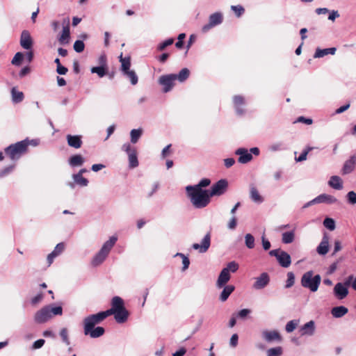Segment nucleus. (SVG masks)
I'll return each mask as SVG.
<instances>
[{"instance_id":"obj_1","label":"nucleus","mask_w":356,"mask_h":356,"mask_svg":"<svg viewBox=\"0 0 356 356\" xmlns=\"http://www.w3.org/2000/svg\"><path fill=\"white\" fill-rule=\"evenodd\" d=\"M106 318L102 312L90 315L83 320L84 334L89 335L91 338H97L102 336L105 330L102 327L95 326Z\"/></svg>"},{"instance_id":"obj_2","label":"nucleus","mask_w":356,"mask_h":356,"mask_svg":"<svg viewBox=\"0 0 356 356\" xmlns=\"http://www.w3.org/2000/svg\"><path fill=\"white\" fill-rule=\"evenodd\" d=\"M111 306L109 309L102 312L105 317L113 315L117 323H125L128 319L129 312L124 306L123 299L119 296H114L111 300Z\"/></svg>"},{"instance_id":"obj_3","label":"nucleus","mask_w":356,"mask_h":356,"mask_svg":"<svg viewBox=\"0 0 356 356\" xmlns=\"http://www.w3.org/2000/svg\"><path fill=\"white\" fill-rule=\"evenodd\" d=\"M38 143V140H29L26 138L10 145L4 149V153L12 161H17L28 152L29 145L37 146Z\"/></svg>"},{"instance_id":"obj_4","label":"nucleus","mask_w":356,"mask_h":356,"mask_svg":"<svg viewBox=\"0 0 356 356\" xmlns=\"http://www.w3.org/2000/svg\"><path fill=\"white\" fill-rule=\"evenodd\" d=\"M187 195L195 208L202 209L206 207L211 201V196L208 190L193 188L191 186L186 188Z\"/></svg>"},{"instance_id":"obj_5","label":"nucleus","mask_w":356,"mask_h":356,"mask_svg":"<svg viewBox=\"0 0 356 356\" xmlns=\"http://www.w3.org/2000/svg\"><path fill=\"white\" fill-rule=\"evenodd\" d=\"M118 238L115 236L110 237V238L106 241L101 250L95 255L92 259L91 264L93 266H99L106 259L111 250L115 244Z\"/></svg>"},{"instance_id":"obj_6","label":"nucleus","mask_w":356,"mask_h":356,"mask_svg":"<svg viewBox=\"0 0 356 356\" xmlns=\"http://www.w3.org/2000/svg\"><path fill=\"white\" fill-rule=\"evenodd\" d=\"M321 282V277L319 275L313 276L312 270L306 272L301 278V285L309 289L312 292H316Z\"/></svg>"},{"instance_id":"obj_7","label":"nucleus","mask_w":356,"mask_h":356,"mask_svg":"<svg viewBox=\"0 0 356 356\" xmlns=\"http://www.w3.org/2000/svg\"><path fill=\"white\" fill-rule=\"evenodd\" d=\"M259 149L258 147H252L250 149V152L245 148H238L235 154L238 155V161L241 163H247L252 161V154L258 156L259 154Z\"/></svg>"},{"instance_id":"obj_8","label":"nucleus","mask_w":356,"mask_h":356,"mask_svg":"<svg viewBox=\"0 0 356 356\" xmlns=\"http://www.w3.org/2000/svg\"><path fill=\"white\" fill-rule=\"evenodd\" d=\"M353 279V276L350 275L348 277V280L344 284L341 282L336 284L333 289V293L334 296L338 300H343L347 297L348 295V286L350 284Z\"/></svg>"},{"instance_id":"obj_9","label":"nucleus","mask_w":356,"mask_h":356,"mask_svg":"<svg viewBox=\"0 0 356 356\" xmlns=\"http://www.w3.org/2000/svg\"><path fill=\"white\" fill-rule=\"evenodd\" d=\"M122 149L128 154L129 168H136L138 165L136 149L132 147L129 143L124 144Z\"/></svg>"},{"instance_id":"obj_10","label":"nucleus","mask_w":356,"mask_h":356,"mask_svg":"<svg viewBox=\"0 0 356 356\" xmlns=\"http://www.w3.org/2000/svg\"><path fill=\"white\" fill-rule=\"evenodd\" d=\"M228 188V182L226 179H220L214 184L210 191H209L210 196H220L224 194Z\"/></svg>"},{"instance_id":"obj_11","label":"nucleus","mask_w":356,"mask_h":356,"mask_svg":"<svg viewBox=\"0 0 356 356\" xmlns=\"http://www.w3.org/2000/svg\"><path fill=\"white\" fill-rule=\"evenodd\" d=\"M175 74H170L161 76L159 79V83L160 85L163 86V92H168L171 90L175 86Z\"/></svg>"},{"instance_id":"obj_12","label":"nucleus","mask_w":356,"mask_h":356,"mask_svg":"<svg viewBox=\"0 0 356 356\" xmlns=\"http://www.w3.org/2000/svg\"><path fill=\"white\" fill-rule=\"evenodd\" d=\"M223 19L222 15L220 13H215L209 16V23L203 26L202 31L207 33L211 28L222 23Z\"/></svg>"},{"instance_id":"obj_13","label":"nucleus","mask_w":356,"mask_h":356,"mask_svg":"<svg viewBox=\"0 0 356 356\" xmlns=\"http://www.w3.org/2000/svg\"><path fill=\"white\" fill-rule=\"evenodd\" d=\"M52 318L50 306H47L38 311L34 316L35 321L38 323H43Z\"/></svg>"},{"instance_id":"obj_14","label":"nucleus","mask_w":356,"mask_h":356,"mask_svg":"<svg viewBox=\"0 0 356 356\" xmlns=\"http://www.w3.org/2000/svg\"><path fill=\"white\" fill-rule=\"evenodd\" d=\"M63 31L58 38V42L61 44H68L70 38V19L69 18L65 19L63 22Z\"/></svg>"},{"instance_id":"obj_15","label":"nucleus","mask_w":356,"mask_h":356,"mask_svg":"<svg viewBox=\"0 0 356 356\" xmlns=\"http://www.w3.org/2000/svg\"><path fill=\"white\" fill-rule=\"evenodd\" d=\"M20 45L24 49L30 50L33 47V40L30 33L24 30L21 33Z\"/></svg>"},{"instance_id":"obj_16","label":"nucleus","mask_w":356,"mask_h":356,"mask_svg":"<svg viewBox=\"0 0 356 356\" xmlns=\"http://www.w3.org/2000/svg\"><path fill=\"white\" fill-rule=\"evenodd\" d=\"M356 165V154L352 155L349 159L345 161L341 169L342 175H348L351 173Z\"/></svg>"},{"instance_id":"obj_17","label":"nucleus","mask_w":356,"mask_h":356,"mask_svg":"<svg viewBox=\"0 0 356 356\" xmlns=\"http://www.w3.org/2000/svg\"><path fill=\"white\" fill-rule=\"evenodd\" d=\"M270 282V277L268 273H263L259 277L256 278V281L253 284L255 289H261L266 286Z\"/></svg>"},{"instance_id":"obj_18","label":"nucleus","mask_w":356,"mask_h":356,"mask_svg":"<svg viewBox=\"0 0 356 356\" xmlns=\"http://www.w3.org/2000/svg\"><path fill=\"white\" fill-rule=\"evenodd\" d=\"M211 243V234L208 233L205 235L204 238L202 239V244L200 245L198 243H194L193 245V248L195 250H198L200 252L203 253L207 251L210 246Z\"/></svg>"},{"instance_id":"obj_19","label":"nucleus","mask_w":356,"mask_h":356,"mask_svg":"<svg viewBox=\"0 0 356 356\" xmlns=\"http://www.w3.org/2000/svg\"><path fill=\"white\" fill-rule=\"evenodd\" d=\"M337 202V199L332 195L327 194H321L309 202L307 204L310 205L314 203H328L332 204Z\"/></svg>"},{"instance_id":"obj_20","label":"nucleus","mask_w":356,"mask_h":356,"mask_svg":"<svg viewBox=\"0 0 356 356\" xmlns=\"http://www.w3.org/2000/svg\"><path fill=\"white\" fill-rule=\"evenodd\" d=\"M262 337L267 342H271L273 341H282V337L277 330H264L262 332Z\"/></svg>"},{"instance_id":"obj_21","label":"nucleus","mask_w":356,"mask_h":356,"mask_svg":"<svg viewBox=\"0 0 356 356\" xmlns=\"http://www.w3.org/2000/svg\"><path fill=\"white\" fill-rule=\"evenodd\" d=\"M66 139H67L68 145L70 147H74L75 149L80 148L83 144L81 136H78V135L72 136V135L68 134L66 136Z\"/></svg>"},{"instance_id":"obj_22","label":"nucleus","mask_w":356,"mask_h":356,"mask_svg":"<svg viewBox=\"0 0 356 356\" xmlns=\"http://www.w3.org/2000/svg\"><path fill=\"white\" fill-rule=\"evenodd\" d=\"M279 264L283 268H288L291 264V256L285 251L281 250L277 259Z\"/></svg>"},{"instance_id":"obj_23","label":"nucleus","mask_w":356,"mask_h":356,"mask_svg":"<svg viewBox=\"0 0 356 356\" xmlns=\"http://www.w3.org/2000/svg\"><path fill=\"white\" fill-rule=\"evenodd\" d=\"M230 274L227 269H222L218 276L216 285L218 288L223 287L230 280Z\"/></svg>"},{"instance_id":"obj_24","label":"nucleus","mask_w":356,"mask_h":356,"mask_svg":"<svg viewBox=\"0 0 356 356\" xmlns=\"http://www.w3.org/2000/svg\"><path fill=\"white\" fill-rule=\"evenodd\" d=\"M317 252L321 255H325L329 250V238L324 236L319 245L317 247Z\"/></svg>"},{"instance_id":"obj_25","label":"nucleus","mask_w":356,"mask_h":356,"mask_svg":"<svg viewBox=\"0 0 356 356\" xmlns=\"http://www.w3.org/2000/svg\"><path fill=\"white\" fill-rule=\"evenodd\" d=\"M348 312L347 307L344 306L334 307L331 310V314L334 318H341Z\"/></svg>"},{"instance_id":"obj_26","label":"nucleus","mask_w":356,"mask_h":356,"mask_svg":"<svg viewBox=\"0 0 356 356\" xmlns=\"http://www.w3.org/2000/svg\"><path fill=\"white\" fill-rule=\"evenodd\" d=\"M233 102L237 113H238L239 115L243 114V110L241 108V106L245 103L244 97L241 95H236L233 98Z\"/></svg>"},{"instance_id":"obj_27","label":"nucleus","mask_w":356,"mask_h":356,"mask_svg":"<svg viewBox=\"0 0 356 356\" xmlns=\"http://www.w3.org/2000/svg\"><path fill=\"white\" fill-rule=\"evenodd\" d=\"M342 180L339 176H332L328 181V184L330 187L340 190L343 188Z\"/></svg>"},{"instance_id":"obj_28","label":"nucleus","mask_w":356,"mask_h":356,"mask_svg":"<svg viewBox=\"0 0 356 356\" xmlns=\"http://www.w3.org/2000/svg\"><path fill=\"white\" fill-rule=\"evenodd\" d=\"M315 325L313 321L305 323L301 328L302 335H312L314 332Z\"/></svg>"},{"instance_id":"obj_29","label":"nucleus","mask_w":356,"mask_h":356,"mask_svg":"<svg viewBox=\"0 0 356 356\" xmlns=\"http://www.w3.org/2000/svg\"><path fill=\"white\" fill-rule=\"evenodd\" d=\"M337 51V49L335 47H331V48H327V49H317L316 50V52L314 54V58H321L323 57L327 54H332L334 55Z\"/></svg>"},{"instance_id":"obj_30","label":"nucleus","mask_w":356,"mask_h":356,"mask_svg":"<svg viewBox=\"0 0 356 356\" xmlns=\"http://www.w3.org/2000/svg\"><path fill=\"white\" fill-rule=\"evenodd\" d=\"M250 196L255 202L260 203L263 202V197L260 195L258 190L254 185H251L250 187Z\"/></svg>"},{"instance_id":"obj_31","label":"nucleus","mask_w":356,"mask_h":356,"mask_svg":"<svg viewBox=\"0 0 356 356\" xmlns=\"http://www.w3.org/2000/svg\"><path fill=\"white\" fill-rule=\"evenodd\" d=\"M234 289L235 287L233 285L225 286L220 296V300L222 302L226 301L230 294L234 291Z\"/></svg>"},{"instance_id":"obj_32","label":"nucleus","mask_w":356,"mask_h":356,"mask_svg":"<svg viewBox=\"0 0 356 356\" xmlns=\"http://www.w3.org/2000/svg\"><path fill=\"white\" fill-rule=\"evenodd\" d=\"M12 95V100L14 103H20L24 99V93L22 92L18 91L14 87L11 90Z\"/></svg>"},{"instance_id":"obj_33","label":"nucleus","mask_w":356,"mask_h":356,"mask_svg":"<svg viewBox=\"0 0 356 356\" xmlns=\"http://www.w3.org/2000/svg\"><path fill=\"white\" fill-rule=\"evenodd\" d=\"M120 61L121 62V70L124 74L125 72L131 70H130V67H131L130 57L123 58L122 56L121 55L120 56Z\"/></svg>"},{"instance_id":"obj_34","label":"nucleus","mask_w":356,"mask_h":356,"mask_svg":"<svg viewBox=\"0 0 356 356\" xmlns=\"http://www.w3.org/2000/svg\"><path fill=\"white\" fill-rule=\"evenodd\" d=\"M69 162L72 166H79L83 163L84 159L81 155L75 154L70 157Z\"/></svg>"},{"instance_id":"obj_35","label":"nucleus","mask_w":356,"mask_h":356,"mask_svg":"<svg viewBox=\"0 0 356 356\" xmlns=\"http://www.w3.org/2000/svg\"><path fill=\"white\" fill-rule=\"evenodd\" d=\"M189 75V70L188 68H183L178 74H175L176 80L183 82L188 78Z\"/></svg>"},{"instance_id":"obj_36","label":"nucleus","mask_w":356,"mask_h":356,"mask_svg":"<svg viewBox=\"0 0 356 356\" xmlns=\"http://www.w3.org/2000/svg\"><path fill=\"white\" fill-rule=\"evenodd\" d=\"M142 133V129H132L130 133L131 143H136L140 137L141 136Z\"/></svg>"},{"instance_id":"obj_37","label":"nucleus","mask_w":356,"mask_h":356,"mask_svg":"<svg viewBox=\"0 0 356 356\" xmlns=\"http://www.w3.org/2000/svg\"><path fill=\"white\" fill-rule=\"evenodd\" d=\"M107 71V67L105 66H98V67H92L91 68L92 73H96L99 77H103Z\"/></svg>"},{"instance_id":"obj_38","label":"nucleus","mask_w":356,"mask_h":356,"mask_svg":"<svg viewBox=\"0 0 356 356\" xmlns=\"http://www.w3.org/2000/svg\"><path fill=\"white\" fill-rule=\"evenodd\" d=\"M74 179L77 184L81 186H86L88 185V179L83 177V175H81V173H77L76 175H74Z\"/></svg>"},{"instance_id":"obj_39","label":"nucleus","mask_w":356,"mask_h":356,"mask_svg":"<svg viewBox=\"0 0 356 356\" xmlns=\"http://www.w3.org/2000/svg\"><path fill=\"white\" fill-rule=\"evenodd\" d=\"M294 240V234L293 232H286L282 234V241L284 243H291Z\"/></svg>"},{"instance_id":"obj_40","label":"nucleus","mask_w":356,"mask_h":356,"mask_svg":"<svg viewBox=\"0 0 356 356\" xmlns=\"http://www.w3.org/2000/svg\"><path fill=\"white\" fill-rule=\"evenodd\" d=\"M314 147H307L298 157L296 158V161L297 162H302L307 159V154L309 152H311L312 149H314Z\"/></svg>"},{"instance_id":"obj_41","label":"nucleus","mask_w":356,"mask_h":356,"mask_svg":"<svg viewBox=\"0 0 356 356\" xmlns=\"http://www.w3.org/2000/svg\"><path fill=\"white\" fill-rule=\"evenodd\" d=\"M211 180L208 178L202 179L197 184L191 186L193 188H199L200 190H204L202 188L209 186Z\"/></svg>"},{"instance_id":"obj_42","label":"nucleus","mask_w":356,"mask_h":356,"mask_svg":"<svg viewBox=\"0 0 356 356\" xmlns=\"http://www.w3.org/2000/svg\"><path fill=\"white\" fill-rule=\"evenodd\" d=\"M282 354V348L280 346L272 348L267 350V356H280Z\"/></svg>"},{"instance_id":"obj_43","label":"nucleus","mask_w":356,"mask_h":356,"mask_svg":"<svg viewBox=\"0 0 356 356\" xmlns=\"http://www.w3.org/2000/svg\"><path fill=\"white\" fill-rule=\"evenodd\" d=\"M124 74L130 79L132 85H136L138 83V76L134 70H129L125 72Z\"/></svg>"},{"instance_id":"obj_44","label":"nucleus","mask_w":356,"mask_h":356,"mask_svg":"<svg viewBox=\"0 0 356 356\" xmlns=\"http://www.w3.org/2000/svg\"><path fill=\"white\" fill-rule=\"evenodd\" d=\"M24 55L22 52L16 53L11 61V63L13 65H17V66L20 65L22 63V61L24 58Z\"/></svg>"},{"instance_id":"obj_45","label":"nucleus","mask_w":356,"mask_h":356,"mask_svg":"<svg viewBox=\"0 0 356 356\" xmlns=\"http://www.w3.org/2000/svg\"><path fill=\"white\" fill-rule=\"evenodd\" d=\"M245 245L252 249L254 247V238L251 234H247L245 236Z\"/></svg>"},{"instance_id":"obj_46","label":"nucleus","mask_w":356,"mask_h":356,"mask_svg":"<svg viewBox=\"0 0 356 356\" xmlns=\"http://www.w3.org/2000/svg\"><path fill=\"white\" fill-rule=\"evenodd\" d=\"M174 42L173 38H168V40H165L164 42L160 43L157 47L158 51H163L167 47L172 44Z\"/></svg>"},{"instance_id":"obj_47","label":"nucleus","mask_w":356,"mask_h":356,"mask_svg":"<svg viewBox=\"0 0 356 356\" xmlns=\"http://www.w3.org/2000/svg\"><path fill=\"white\" fill-rule=\"evenodd\" d=\"M74 49L77 53H81L85 48L84 42L82 40H76L74 43Z\"/></svg>"},{"instance_id":"obj_48","label":"nucleus","mask_w":356,"mask_h":356,"mask_svg":"<svg viewBox=\"0 0 356 356\" xmlns=\"http://www.w3.org/2000/svg\"><path fill=\"white\" fill-rule=\"evenodd\" d=\"M176 256L180 257L182 259V270H186L188 268L190 264L189 259L182 253H177Z\"/></svg>"},{"instance_id":"obj_49","label":"nucleus","mask_w":356,"mask_h":356,"mask_svg":"<svg viewBox=\"0 0 356 356\" xmlns=\"http://www.w3.org/2000/svg\"><path fill=\"white\" fill-rule=\"evenodd\" d=\"M323 225L330 230H334L335 229V222L332 218H325L323 221Z\"/></svg>"},{"instance_id":"obj_50","label":"nucleus","mask_w":356,"mask_h":356,"mask_svg":"<svg viewBox=\"0 0 356 356\" xmlns=\"http://www.w3.org/2000/svg\"><path fill=\"white\" fill-rule=\"evenodd\" d=\"M65 245L64 243H60L56 245L55 247L54 251L52 252L56 257H58L59 254H60L65 250Z\"/></svg>"},{"instance_id":"obj_51","label":"nucleus","mask_w":356,"mask_h":356,"mask_svg":"<svg viewBox=\"0 0 356 356\" xmlns=\"http://www.w3.org/2000/svg\"><path fill=\"white\" fill-rule=\"evenodd\" d=\"M224 269H227L229 273V272L235 273L238 269V264L236 261H231Z\"/></svg>"},{"instance_id":"obj_52","label":"nucleus","mask_w":356,"mask_h":356,"mask_svg":"<svg viewBox=\"0 0 356 356\" xmlns=\"http://www.w3.org/2000/svg\"><path fill=\"white\" fill-rule=\"evenodd\" d=\"M295 276L292 272L287 273V280L286 283V288H290L294 284Z\"/></svg>"},{"instance_id":"obj_53","label":"nucleus","mask_w":356,"mask_h":356,"mask_svg":"<svg viewBox=\"0 0 356 356\" xmlns=\"http://www.w3.org/2000/svg\"><path fill=\"white\" fill-rule=\"evenodd\" d=\"M60 336L62 338L63 341L67 344H70V340L68 338V331L67 329L64 327L60 332Z\"/></svg>"},{"instance_id":"obj_54","label":"nucleus","mask_w":356,"mask_h":356,"mask_svg":"<svg viewBox=\"0 0 356 356\" xmlns=\"http://www.w3.org/2000/svg\"><path fill=\"white\" fill-rule=\"evenodd\" d=\"M15 165H10L0 171V177H4L13 171Z\"/></svg>"},{"instance_id":"obj_55","label":"nucleus","mask_w":356,"mask_h":356,"mask_svg":"<svg viewBox=\"0 0 356 356\" xmlns=\"http://www.w3.org/2000/svg\"><path fill=\"white\" fill-rule=\"evenodd\" d=\"M348 202L351 204H356V193L354 191H350L347 194Z\"/></svg>"},{"instance_id":"obj_56","label":"nucleus","mask_w":356,"mask_h":356,"mask_svg":"<svg viewBox=\"0 0 356 356\" xmlns=\"http://www.w3.org/2000/svg\"><path fill=\"white\" fill-rule=\"evenodd\" d=\"M231 8L237 17H240L245 11L241 6H232Z\"/></svg>"},{"instance_id":"obj_57","label":"nucleus","mask_w":356,"mask_h":356,"mask_svg":"<svg viewBox=\"0 0 356 356\" xmlns=\"http://www.w3.org/2000/svg\"><path fill=\"white\" fill-rule=\"evenodd\" d=\"M296 326L297 323H296L295 321H290L286 325V331L287 332H291L296 329Z\"/></svg>"},{"instance_id":"obj_58","label":"nucleus","mask_w":356,"mask_h":356,"mask_svg":"<svg viewBox=\"0 0 356 356\" xmlns=\"http://www.w3.org/2000/svg\"><path fill=\"white\" fill-rule=\"evenodd\" d=\"M50 311H51V314H52V316L54 315H61L63 313V309L60 306L54 307H50Z\"/></svg>"},{"instance_id":"obj_59","label":"nucleus","mask_w":356,"mask_h":356,"mask_svg":"<svg viewBox=\"0 0 356 356\" xmlns=\"http://www.w3.org/2000/svg\"><path fill=\"white\" fill-rule=\"evenodd\" d=\"M237 225V218L236 216H233L229 220L227 227L230 229H234Z\"/></svg>"},{"instance_id":"obj_60","label":"nucleus","mask_w":356,"mask_h":356,"mask_svg":"<svg viewBox=\"0 0 356 356\" xmlns=\"http://www.w3.org/2000/svg\"><path fill=\"white\" fill-rule=\"evenodd\" d=\"M251 311L248 309H243L238 312L237 316L241 318H245L249 314H250Z\"/></svg>"},{"instance_id":"obj_61","label":"nucleus","mask_w":356,"mask_h":356,"mask_svg":"<svg viewBox=\"0 0 356 356\" xmlns=\"http://www.w3.org/2000/svg\"><path fill=\"white\" fill-rule=\"evenodd\" d=\"M43 298L42 293H39L31 299L32 305H35L40 302Z\"/></svg>"},{"instance_id":"obj_62","label":"nucleus","mask_w":356,"mask_h":356,"mask_svg":"<svg viewBox=\"0 0 356 356\" xmlns=\"http://www.w3.org/2000/svg\"><path fill=\"white\" fill-rule=\"evenodd\" d=\"M297 122H302L307 124H312L313 121L311 118H306L303 116H300L298 118Z\"/></svg>"},{"instance_id":"obj_63","label":"nucleus","mask_w":356,"mask_h":356,"mask_svg":"<svg viewBox=\"0 0 356 356\" xmlns=\"http://www.w3.org/2000/svg\"><path fill=\"white\" fill-rule=\"evenodd\" d=\"M45 341L44 339H38L35 341L33 344V348L38 349L40 348L44 343Z\"/></svg>"},{"instance_id":"obj_64","label":"nucleus","mask_w":356,"mask_h":356,"mask_svg":"<svg viewBox=\"0 0 356 356\" xmlns=\"http://www.w3.org/2000/svg\"><path fill=\"white\" fill-rule=\"evenodd\" d=\"M67 72H68L67 68L63 65H59V66H57V67H56V72L59 74L64 75Z\"/></svg>"}]
</instances>
